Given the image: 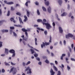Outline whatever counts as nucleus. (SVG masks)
Here are the masks:
<instances>
[{
	"label": "nucleus",
	"mask_w": 75,
	"mask_h": 75,
	"mask_svg": "<svg viewBox=\"0 0 75 75\" xmlns=\"http://www.w3.org/2000/svg\"><path fill=\"white\" fill-rule=\"evenodd\" d=\"M47 21H46V19H44L43 20V21L42 22V24H43V25H46V28L47 29V30H50V28H52V27H51V25H50V23H46V22Z\"/></svg>",
	"instance_id": "nucleus-1"
},
{
	"label": "nucleus",
	"mask_w": 75,
	"mask_h": 75,
	"mask_svg": "<svg viewBox=\"0 0 75 75\" xmlns=\"http://www.w3.org/2000/svg\"><path fill=\"white\" fill-rule=\"evenodd\" d=\"M69 37H71V38L73 37L74 40H75V36L71 33H69L67 35H66V38L67 39H69Z\"/></svg>",
	"instance_id": "nucleus-2"
},
{
	"label": "nucleus",
	"mask_w": 75,
	"mask_h": 75,
	"mask_svg": "<svg viewBox=\"0 0 75 75\" xmlns=\"http://www.w3.org/2000/svg\"><path fill=\"white\" fill-rule=\"evenodd\" d=\"M22 31H23V32H25V34L27 37H28V33H27V31H30V30L28 29L27 30L25 29L24 28H23L22 29Z\"/></svg>",
	"instance_id": "nucleus-3"
},
{
	"label": "nucleus",
	"mask_w": 75,
	"mask_h": 75,
	"mask_svg": "<svg viewBox=\"0 0 75 75\" xmlns=\"http://www.w3.org/2000/svg\"><path fill=\"white\" fill-rule=\"evenodd\" d=\"M9 52L11 54H13L12 56V57H14L16 55V53H15V50H14L12 49L9 51Z\"/></svg>",
	"instance_id": "nucleus-4"
},
{
	"label": "nucleus",
	"mask_w": 75,
	"mask_h": 75,
	"mask_svg": "<svg viewBox=\"0 0 75 75\" xmlns=\"http://www.w3.org/2000/svg\"><path fill=\"white\" fill-rule=\"evenodd\" d=\"M49 44L50 43L49 42H45L44 43V42H43L42 44L41 45V48H43V47H45V45H49Z\"/></svg>",
	"instance_id": "nucleus-5"
},
{
	"label": "nucleus",
	"mask_w": 75,
	"mask_h": 75,
	"mask_svg": "<svg viewBox=\"0 0 75 75\" xmlns=\"http://www.w3.org/2000/svg\"><path fill=\"white\" fill-rule=\"evenodd\" d=\"M50 72L51 75H54V74H55V72L53 71V70L52 69V68L51 69Z\"/></svg>",
	"instance_id": "nucleus-6"
},
{
	"label": "nucleus",
	"mask_w": 75,
	"mask_h": 75,
	"mask_svg": "<svg viewBox=\"0 0 75 75\" xmlns=\"http://www.w3.org/2000/svg\"><path fill=\"white\" fill-rule=\"evenodd\" d=\"M59 29L60 33H62L63 32V30H62V29L61 27H59Z\"/></svg>",
	"instance_id": "nucleus-7"
},
{
	"label": "nucleus",
	"mask_w": 75,
	"mask_h": 75,
	"mask_svg": "<svg viewBox=\"0 0 75 75\" xmlns=\"http://www.w3.org/2000/svg\"><path fill=\"white\" fill-rule=\"evenodd\" d=\"M24 18H25L23 20L24 22H26L27 20H28V18H27V16H24Z\"/></svg>",
	"instance_id": "nucleus-8"
},
{
	"label": "nucleus",
	"mask_w": 75,
	"mask_h": 75,
	"mask_svg": "<svg viewBox=\"0 0 75 75\" xmlns=\"http://www.w3.org/2000/svg\"><path fill=\"white\" fill-rule=\"evenodd\" d=\"M5 54L7 55L8 54V50L7 49L5 48Z\"/></svg>",
	"instance_id": "nucleus-9"
},
{
	"label": "nucleus",
	"mask_w": 75,
	"mask_h": 75,
	"mask_svg": "<svg viewBox=\"0 0 75 75\" xmlns=\"http://www.w3.org/2000/svg\"><path fill=\"white\" fill-rule=\"evenodd\" d=\"M18 18H19V21L20 24H21V23L22 24H23L24 23H23V22H22V19H21V18H20V17H19Z\"/></svg>",
	"instance_id": "nucleus-10"
},
{
	"label": "nucleus",
	"mask_w": 75,
	"mask_h": 75,
	"mask_svg": "<svg viewBox=\"0 0 75 75\" xmlns=\"http://www.w3.org/2000/svg\"><path fill=\"white\" fill-rule=\"evenodd\" d=\"M2 33H7L8 32V30H1Z\"/></svg>",
	"instance_id": "nucleus-11"
},
{
	"label": "nucleus",
	"mask_w": 75,
	"mask_h": 75,
	"mask_svg": "<svg viewBox=\"0 0 75 75\" xmlns=\"http://www.w3.org/2000/svg\"><path fill=\"white\" fill-rule=\"evenodd\" d=\"M21 38H23V40H25V41H27V38H24V35H23L22 36Z\"/></svg>",
	"instance_id": "nucleus-12"
},
{
	"label": "nucleus",
	"mask_w": 75,
	"mask_h": 75,
	"mask_svg": "<svg viewBox=\"0 0 75 75\" xmlns=\"http://www.w3.org/2000/svg\"><path fill=\"white\" fill-rule=\"evenodd\" d=\"M47 11L50 13H51V8L49 6V8H48Z\"/></svg>",
	"instance_id": "nucleus-13"
},
{
	"label": "nucleus",
	"mask_w": 75,
	"mask_h": 75,
	"mask_svg": "<svg viewBox=\"0 0 75 75\" xmlns=\"http://www.w3.org/2000/svg\"><path fill=\"white\" fill-rule=\"evenodd\" d=\"M15 69V70H16V68H14V67H13L11 69L9 73H11V72H12V71H13V69Z\"/></svg>",
	"instance_id": "nucleus-14"
},
{
	"label": "nucleus",
	"mask_w": 75,
	"mask_h": 75,
	"mask_svg": "<svg viewBox=\"0 0 75 75\" xmlns=\"http://www.w3.org/2000/svg\"><path fill=\"white\" fill-rule=\"evenodd\" d=\"M67 14V13L65 12H64L62 14H61V16H62V17L65 16H66Z\"/></svg>",
	"instance_id": "nucleus-15"
},
{
	"label": "nucleus",
	"mask_w": 75,
	"mask_h": 75,
	"mask_svg": "<svg viewBox=\"0 0 75 75\" xmlns=\"http://www.w3.org/2000/svg\"><path fill=\"white\" fill-rule=\"evenodd\" d=\"M58 2L59 5H61V4L62 3V0H58Z\"/></svg>",
	"instance_id": "nucleus-16"
},
{
	"label": "nucleus",
	"mask_w": 75,
	"mask_h": 75,
	"mask_svg": "<svg viewBox=\"0 0 75 75\" xmlns=\"http://www.w3.org/2000/svg\"><path fill=\"white\" fill-rule=\"evenodd\" d=\"M15 26H16V27H20L21 28L22 27V26L21 25H15Z\"/></svg>",
	"instance_id": "nucleus-17"
},
{
	"label": "nucleus",
	"mask_w": 75,
	"mask_h": 75,
	"mask_svg": "<svg viewBox=\"0 0 75 75\" xmlns=\"http://www.w3.org/2000/svg\"><path fill=\"white\" fill-rule=\"evenodd\" d=\"M53 68L55 71H58V69L54 66H53Z\"/></svg>",
	"instance_id": "nucleus-18"
},
{
	"label": "nucleus",
	"mask_w": 75,
	"mask_h": 75,
	"mask_svg": "<svg viewBox=\"0 0 75 75\" xmlns=\"http://www.w3.org/2000/svg\"><path fill=\"white\" fill-rule=\"evenodd\" d=\"M29 71H28L27 72V74H31L32 72H31V69H30L29 70Z\"/></svg>",
	"instance_id": "nucleus-19"
},
{
	"label": "nucleus",
	"mask_w": 75,
	"mask_h": 75,
	"mask_svg": "<svg viewBox=\"0 0 75 75\" xmlns=\"http://www.w3.org/2000/svg\"><path fill=\"white\" fill-rule=\"evenodd\" d=\"M7 4L11 5V4H14V3L13 2H9L7 3Z\"/></svg>",
	"instance_id": "nucleus-20"
},
{
	"label": "nucleus",
	"mask_w": 75,
	"mask_h": 75,
	"mask_svg": "<svg viewBox=\"0 0 75 75\" xmlns=\"http://www.w3.org/2000/svg\"><path fill=\"white\" fill-rule=\"evenodd\" d=\"M27 16L28 17H29L30 16V12L28 11H27Z\"/></svg>",
	"instance_id": "nucleus-21"
},
{
	"label": "nucleus",
	"mask_w": 75,
	"mask_h": 75,
	"mask_svg": "<svg viewBox=\"0 0 75 75\" xmlns=\"http://www.w3.org/2000/svg\"><path fill=\"white\" fill-rule=\"evenodd\" d=\"M37 13L38 16H40V11L38 9L37 10Z\"/></svg>",
	"instance_id": "nucleus-22"
},
{
	"label": "nucleus",
	"mask_w": 75,
	"mask_h": 75,
	"mask_svg": "<svg viewBox=\"0 0 75 75\" xmlns=\"http://www.w3.org/2000/svg\"><path fill=\"white\" fill-rule=\"evenodd\" d=\"M4 21H5L4 20H3L1 21H0V25H1V24H2V23L4 22Z\"/></svg>",
	"instance_id": "nucleus-23"
},
{
	"label": "nucleus",
	"mask_w": 75,
	"mask_h": 75,
	"mask_svg": "<svg viewBox=\"0 0 75 75\" xmlns=\"http://www.w3.org/2000/svg\"><path fill=\"white\" fill-rule=\"evenodd\" d=\"M55 15L56 16L57 18V20L59 21L60 20V19H59V18H58V15L57 14H56Z\"/></svg>",
	"instance_id": "nucleus-24"
},
{
	"label": "nucleus",
	"mask_w": 75,
	"mask_h": 75,
	"mask_svg": "<svg viewBox=\"0 0 75 75\" xmlns=\"http://www.w3.org/2000/svg\"><path fill=\"white\" fill-rule=\"evenodd\" d=\"M45 3L46 6H48L49 5V2L48 1L45 2Z\"/></svg>",
	"instance_id": "nucleus-25"
},
{
	"label": "nucleus",
	"mask_w": 75,
	"mask_h": 75,
	"mask_svg": "<svg viewBox=\"0 0 75 75\" xmlns=\"http://www.w3.org/2000/svg\"><path fill=\"white\" fill-rule=\"evenodd\" d=\"M42 9L44 11H47V10H46L44 6L42 7Z\"/></svg>",
	"instance_id": "nucleus-26"
},
{
	"label": "nucleus",
	"mask_w": 75,
	"mask_h": 75,
	"mask_svg": "<svg viewBox=\"0 0 75 75\" xmlns=\"http://www.w3.org/2000/svg\"><path fill=\"white\" fill-rule=\"evenodd\" d=\"M30 69V67H27V68L25 69V71H27L28 70H29V69Z\"/></svg>",
	"instance_id": "nucleus-27"
},
{
	"label": "nucleus",
	"mask_w": 75,
	"mask_h": 75,
	"mask_svg": "<svg viewBox=\"0 0 75 75\" xmlns=\"http://www.w3.org/2000/svg\"><path fill=\"white\" fill-rule=\"evenodd\" d=\"M35 45H37V38H35Z\"/></svg>",
	"instance_id": "nucleus-28"
},
{
	"label": "nucleus",
	"mask_w": 75,
	"mask_h": 75,
	"mask_svg": "<svg viewBox=\"0 0 75 75\" xmlns=\"http://www.w3.org/2000/svg\"><path fill=\"white\" fill-rule=\"evenodd\" d=\"M10 11H8L7 14V16H10Z\"/></svg>",
	"instance_id": "nucleus-29"
},
{
	"label": "nucleus",
	"mask_w": 75,
	"mask_h": 75,
	"mask_svg": "<svg viewBox=\"0 0 75 75\" xmlns=\"http://www.w3.org/2000/svg\"><path fill=\"white\" fill-rule=\"evenodd\" d=\"M30 63H31V62H30V61H28L26 64V65H28V64H30Z\"/></svg>",
	"instance_id": "nucleus-30"
},
{
	"label": "nucleus",
	"mask_w": 75,
	"mask_h": 75,
	"mask_svg": "<svg viewBox=\"0 0 75 75\" xmlns=\"http://www.w3.org/2000/svg\"><path fill=\"white\" fill-rule=\"evenodd\" d=\"M13 33L15 37H17V34L14 32H13Z\"/></svg>",
	"instance_id": "nucleus-31"
},
{
	"label": "nucleus",
	"mask_w": 75,
	"mask_h": 75,
	"mask_svg": "<svg viewBox=\"0 0 75 75\" xmlns=\"http://www.w3.org/2000/svg\"><path fill=\"white\" fill-rule=\"evenodd\" d=\"M30 50L31 51L32 54H34V50L32 49H30Z\"/></svg>",
	"instance_id": "nucleus-32"
},
{
	"label": "nucleus",
	"mask_w": 75,
	"mask_h": 75,
	"mask_svg": "<svg viewBox=\"0 0 75 75\" xmlns=\"http://www.w3.org/2000/svg\"><path fill=\"white\" fill-rule=\"evenodd\" d=\"M57 75H61V71H58Z\"/></svg>",
	"instance_id": "nucleus-33"
},
{
	"label": "nucleus",
	"mask_w": 75,
	"mask_h": 75,
	"mask_svg": "<svg viewBox=\"0 0 75 75\" xmlns=\"http://www.w3.org/2000/svg\"><path fill=\"white\" fill-rule=\"evenodd\" d=\"M37 22H42V20L41 19H38L37 20Z\"/></svg>",
	"instance_id": "nucleus-34"
},
{
	"label": "nucleus",
	"mask_w": 75,
	"mask_h": 75,
	"mask_svg": "<svg viewBox=\"0 0 75 75\" xmlns=\"http://www.w3.org/2000/svg\"><path fill=\"white\" fill-rule=\"evenodd\" d=\"M53 26V27L54 28H55V24L54 22H53L52 23Z\"/></svg>",
	"instance_id": "nucleus-35"
},
{
	"label": "nucleus",
	"mask_w": 75,
	"mask_h": 75,
	"mask_svg": "<svg viewBox=\"0 0 75 75\" xmlns=\"http://www.w3.org/2000/svg\"><path fill=\"white\" fill-rule=\"evenodd\" d=\"M11 10H12V11H14L15 9L13 7L11 6Z\"/></svg>",
	"instance_id": "nucleus-36"
},
{
	"label": "nucleus",
	"mask_w": 75,
	"mask_h": 75,
	"mask_svg": "<svg viewBox=\"0 0 75 75\" xmlns=\"http://www.w3.org/2000/svg\"><path fill=\"white\" fill-rule=\"evenodd\" d=\"M45 62L47 63V64H49V61L48 60L46 59L45 61Z\"/></svg>",
	"instance_id": "nucleus-37"
},
{
	"label": "nucleus",
	"mask_w": 75,
	"mask_h": 75,
	"mask_svg": "<svg viewBox=\"0 0 75 75\" xmlns=\"http://www.w3.org/2000/svg\"><path fill=\"white\" fill-rule=\"evenodd\" d=\"M52 40V38L51 36H50V40H49L50 42H51V40Z\"/></svg>",
	"instance_id": "nucleus-38"
},
{
	"label": "nucleus",
	"mask_w": 75,
	"mask_h": 75,
	"mask_svg": "<svg viewBox=\"0 0 75 75\" xmlns=\"http://www.w3.org/2000/svg\"><path fill=\"white\" fill-rule=\"evenodd\" d=\"M2 43H3V42H1L0 41V48L2 46Z\"/></svg>",
	"instance_id": "nucleus-39"
},
{
	"label": "nucleus",
	"mask_w": 75,
	"mask_h": 75,
	"mask_svg": "<svg viewBox=\"0 0 75 75\" xmlns=\"http://www.w3.org/2000/svg\"><path fill=\"white\" fill-rule=\"evenodd\" d=\"M2 71V72L3 73H4V72H5V70L4 69H2L1 70Z\"/></svg>",
	"instance_id": "nucleus-40"
},
{
	"label": "nucleus",
	"mask_w": 75,
	"mask_h": 75,
	"mask_svg": "<svg viewBox=\"0 0 75 75\" xmlns=\"http://www.w3.org/2000/svg\"><path fill=\"white\" fill-rule=\"evenodd\" d=\"M16 15H18L19 16H21V13L19 12H17L16 13Z\"/></svg>",
	"instance_id": "nucleus-41"
},
{
	"label": "nucleus",
	"mask_w": 75,
	"mask_h": 75,
	"mask_svg": "<svg viewBox=\"0 0 75 75\" xmlns=\"http://www.w3.org/2000/svg\"><path fill=\"white\" fill-rule=\"evenodd\" d=\"M34 3L36 5H37V6L38 5V4H39V3L37 1H36Z\"/></svg>",
	"instance_id": "nucleus-42"
},
{
	"label": "nucleus",
	"mask_w": 75,
	"mask_h": 75,
	"mask_svg": "<svg viewBox=\"0 0 75 75\" xmlns=\"http://www.w3.org/2000/svg\"><path fill=\"white\" fill-rule=\"evenodd\" d=\"M4 64H5V65H6V66L9 65V64H8V63H7V62H5L4 63Z\"/></svg>",
	"instance_id": "nucleus-43"
},
{
	"label": "nucleus",
	"mask_w": 75,
	"mask_h": 75,
	"mask_svg": "<svg viewBox=\"0 0 75 75\" xmlns=\"http://www.w3.org/2000/svg\"><path fill=\"white\" fill-rule=\"evenodd\" d=\"M10 29H11L12 30H14V27H10Z\"/></svg>",
	"instance_id": "nucleus-44"
},
{
	"label": "nucleus",
	"mask_w": 75,
	"mask_h": 75,
	"mask_svg": "<svg viewBox=\"0 0 75 75\" xmlns=\"http://www.w3.org/2000/svg\"><path fill=\"white\" fill-rule=\"evenodd\" d=\"M11 64L12 65H16L15 63H14L12 62H11Z\"/></svg>",
	"instance_id": "nucleus-45"
},
{
	"label": "nucleus",
	"mask_w": 75,
	"mask_h": 75,
	"mask_svg": "<svg viewBox=\"0 0 75 75\" xmlns=\"http://www.w3.org/2000/svg\"><path fill=\"white\" fill-rule=\"evenodd\" d=\"M44 34L45 35H47V31L45 30L44 31Z\"/></svg>",
	"instance_id": "nucleus-46"
},
{
	"label": "nucleus",
	"mask_w": 75,
	"mask_h": 75,
	"mask_svg": "<svg viewBox=\"0 0 75 75\" xmlns=\"http://www.w3.org/2000/svg\"><path fill=\"white\" fill-rule=\"evenodd\" d=\"M10 20L11 21H13V20H14V18H11L10 19Z\"/></svg>",
	"instance_id": "nucleus-47"
},
{
	"label": "nucleus",
	"mask_w": 75,
	"mask_h": 75,
	"mask_svg": "<svg viewBox=\"0 0 75 75\" xmlns=\"http://www.w3.org/2000/svg\"><path fill=\"white\" fill-rule=\"evenodd\" d=\"M25 5L27 7H28V1H27L25 3Z\"/></svg>",
	"instance_id": "nucleus-48"
},
{
	"label": "nucleus",
	"mask_w": 75,
	"mask_h": 75,
	"mask_svg": "<svg viewBox=\"0 0 75 75\" xmlns=\"http://www.w3.org/2000/svg\"><path fill=\"white\" fill-rule=\"evenodd\" d=\"M71 61H75V59L73 58H71Z\"/></svg>",
	"instance_id": "nucleus-49"
},
{
	"label": "nucleus",
	"mask_w": 75,
	"mask_h": 75,
	"mask_svg": "<svg viewBox=\"0 0 75 75\" xmlns=\"http://www.w3.org/2000/svg\"><path fill=\"white\" fill-rule=\"evenodd\" d=\"M36 59L38 61H40V59L39 57H37Z\"/></svg>",
	"instance_id": "nucleus-50"
},
{
	"label": "nucleus",
	"mask_w": 75,
	"mask_h": 75,
	"mask_svg": "<svg viewBox=\"0 0 75 75\" xmlns=\"http://www.w3.org/2000/svg\"><path fill=\"white\" fill-rule=\"evenodd\" d=\"M38 54H34V56L35 57H38Z\"/></svg>",
	"instance_id": "nucleus-51"
},
{
	"label": "nucleus",
	"mask_w": 75,
	"mask_h": 75,
	"mask_svg": "<svg viewBox=\"0 0 75 75\" xmlns=\"http://www.w3.org/2000/svg\"><path fill=\"white\" fill-rule=\"evenodd\" d=\"M67 68L68 70H69V69H71V68L69 67V66L68 65L67 66Z\"/></svg>",
	"instance_id": "nucleus-52"
},
{
	"label": "nucleus",
	"mask_w": 75,
	"mask_h": 75,
	"mask_svg": "<svg viewBox=\"0 0 75 75\" xmlns=\"http://www.w3.org/2000/svg\"><path fill=\"white\" fill-rule=\"evenodd\" d=\"M4 3H6L7 4V3H8V2H7V1H4Z\"/></svg>",
	"instance_id": "nucleus-53"
},
{
	"label": "nucleus",
	"mask_w": 75,
	"mask_h": 75,
	"mask_svg": "<svg viewBox=\"0 0 75 75\" xmlns=\"http://www.w3.org/2000/svg\"><path fill=\"white\" fill-rule=\"evenodd\" d=\"M2 14V12H1V10L0 9V16H1Z\"/></svg>",
	"instance_id": "nucleus-54"
},
{
	"label": "nucleus",
	"mask_w": 75,
	"mask_h": 75,
	"mask_svg": "<svg viewBox=\"0 0 75 75\" xmlns=\"http://www.w3.org/2000/svg\"><path fill=\"white\" fill-rule=\"evenodd\" d=\"M71 16H72V13H70L69 15V17H71Z\"/></svg>",
	"instance_id": "nucleus-55"
},
{
	"label": "nucleus",
	"mask_w": 75,
	"mask_h": 75,
	"mask_svg": "<svg viewBox=\"0 0 75 75\" xmlns=\"http://www.w3.org/2000/svg\"><path fill=\"white\" fill-rule=\"evenodd\" d=\"M23 66H25V63H24V62H23Z\"/></svg>",
	"instance_id": "nucleus-56"
},
{
	"label": "nucleus",
	"mask_w": 75,
	"mask_h": 75,
	"mask_svg": "<svg viewBox=\"0 0 75 75\" xmlns=\"http://www.w3.org/2000/svg\"><path fill=\"white\" fill-rule=\"evenodd\" d=\"M66 55L65 54H62V56L63 57H65Z\"/></svg>",
	"instance_id": "nucleus-57"
},
{
	"label": "nucleus",
	"mask_w": 75,
	"mask_h": 75,
	"mask_svg": "<svg viewBox=\"0 0 75 75\" xmlns=\"http://www.w3.org/2000/svg\"><path fill=\"white\" fill-rule=\"evenodd\" d=\"M1 57H4L5 56V54H2L1 55Z\"/></svg>",
	"instance_id": "nucleus-58"
},
{
	"label": "nucleus",
	"mask_w": 75,
	"mask_h": 75,
	"mask_svg": "<svg viewBox=\"0 0 75 75\" xmlns=\"http://www.w3.org/2000/svg\"><path fill=\"white\" fill-rule=\"evenodd\" d=\"M38 25H34V27H38Z\"/></svg>",
	"instance_id": "nucleus-59"
},
{
	"label": "nucleus",
	"mask_w": 75,
	"mask_h": 75,
	"mask_svg": "<svg viewBox=\"0 0 75 75\" xmlns=\"http://www.w3.org/2000/svg\"><path fill=\"white\" fill-rule=\"evenodd\" d=\"M55 62L56 64V65H57L58 64V62L57 61H55Z\"/></svg>",
	"instance_id": "nucleus-60"
},
{
	"label": "nucleus",
	"mask_w": 75,
	"mask_h": 75,
	"mask_svg": "<svg viewBox=\"0 0 75 75\" xmlns=\"http://www.w3.org/2000/svg\"><path fill=\"white\" fill-rule=\"evenodd\" d=\"M64 45H65V44H66V41H65V40H64Z\"/></svg>",
	"instance_id": "nucleus-61"
},
{
	"label": "nucleus",
	"mask_w": 75,
	"mask_h": 75,
	"mask_svg": "<svg viewBox=\"0 0 75 75\" xmlns=\"http://www.w3.org/2000/svg\"><path fill=\"white\" fill-rule=\"evenodd\" d=\"M38 64L39 65H41L42 64L41 62H39L38 63Z\"/></svg>",
	"instance_id": "nucleus-62"
},
{
	"label": "nucleus",
	"mask_w": 75,
	"mask_h": 75,
	"mask_svg": "<svg viewBox=\"0 0 75 75\" xmlns=\"http://www.w3.org/2000/svg\"><path fill=\"white\" fill-rule=\"evenodd\" d=\"M61 60H63V57L62 56H61Z\"/></svg>",
	"instance_id": "nucleus-63"
},
{
	"label": "nucleus",
	"mask_w": 75,
	"mask_h": 75,
	"mask_svg": "<svg viewBox=\"0 0 75 75\" xmlns=\"http://www.w3.org/2000/svg\"><path fill=\"white\" fill-rule=\"evenodd\" d=\"M68 57H70V53H69V52L68 53Z\"/></svg>",
	"instance_id": "nucleus-64"
}]
</instances>
